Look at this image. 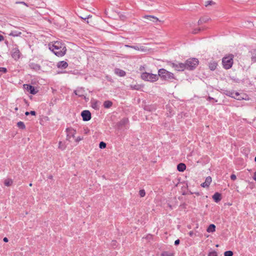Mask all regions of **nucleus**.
<instances>
[{
  "label": "nucleus",
  "mask_w": 256,
  "mask_h": 256,
  "mask_svg": "<svg viewBox=\"0 0 256 256\" xmlns=\"http://www.w3.org/2000/svg\"><path fill=\"white\" fill-rule=\"evenodd\" d=\"M177 169L179 172H184L186 169V166L183 163H180L178 165Z\"/></svg>",
  "instance_id": "aec40b11"
},
{
  "label": "nucleus",
  "mask_w": 256,
  "mask_h": 256,
  "mask_svg": "<svg viewBox=\"0 0 256 256\" xmlns=\"http://www.w3.org/2000/svg\"><path fill=\"white\" fill-rule=\"evenodd\" d=\"M4 40V36L0 34V42H2Z\"/></svg>",
  "instance_id": "09e8293b"
},
{
  "label": "nucleus",
  "mask_w": 256,
  "mask_h": 256,
  "mask_svg": "<svg viewBox=\"0 0 256 256\" xmlns=\"http://www.w3.org/2000/svg\"><path fill=\"white\" fill-rule=\"evenodd\" d=\"M199 64L198 58H188L185 62L186 70H194Z\"/></svg>",
  "instance_id": "39448f33"
},
{
  "label": "nucleus",
  "mask_w": 256,
  "mask_h": 256,
  "mask_svg": "<svg viewBox=\"0 0 256 256\" xmlns=\"http://www.w3.org/2000/svg\"><path fill=\"white\" fill-rule=\"evenodd\" d=\"M24 103L26 104V106H28L29 105V103H28V101L26 99H24Z\"/></svg>",
  "instance_id": "8fccbe9b"
},
{
  "label": "nucleus",
  "mask_w": 256,
  "mask_h": 256,
  "mask_svg": "<svg viewBox=\"0 0 256 256\" xmlns=\"http://www.w3.org/2000/svg\"><path fill=\"white\" fill-rule=\"evenodd\" d=\"M128 120L126 118H124L117 122V126L118 128L126 127L128 126Z\"/></svg>",
  "instance_id": "f8f14e48"
},
{
  "label": "nucleus",
  "mask_w": 256,
  "mask_h": 256,
  "mask_svg": "<svg viewBox=\"0 0 256 256\" xmlns=\"http://www.w3.org/2000/svg\"><path fill=\"white\" fill-rule=\"evenodd\" d=\"M16 3L21 4L26 6H28V5L27 4H26L24 2H17Z\"/></svg>",
  "instance_id": "49530a36"
},
{
  "label": "nucleus",
  "mask_w": 256,
  "mask_h": 256,
  "mask_svg": "<svg viewBox=\"0 0 256 256\" xmlns=\"http://www.w3.org/2000/svg\"><path fill=\"white\" fill-rule=\"evenodd\" d=\"M29 186H32V183H30V184H29Z\"/></svg>",
  "instance_id": "e2e57ef3"
},
{
  "label": "nucleus",
  "mask_w": 256,
  "mask_h": 256,
  "mask_svg": "<svg viewBox=\"0 0 256 256\" xmlns=\"http://www.w3.org/2000/svg\"><path fill=\"white\" fill-rule=\"evenodd\" d=\"M66 148V144L64 142L60 141L58 143V148L62 150H65Z\"/></svg>",
  "instance_id": "412c9836"
},
{
  "label": "nucleus",
  "mask_w": 256,
  "mask_h": 256,
  "mask_svg": "<svg viewBox=\"0 0 256 256\" xmlns=\"http://www.w3.org/2000/svg\"><path fill=\"white\" fill-rule=\"evenodd\" d=\"M133 88L134 89V90H138V89L136 86H134Z\"/></svg>",
  "instance_id": "bf43d9fd"
},
{
  "label": "nucleus",
  "mask_w": 256,
  "mask_h": 256,
  "mask_svg": "<svg viewBox=\"0 0 256 256\" xmlns=\"http://www.w3.org/2000/svg\"><path fill=\"white\" fill-rule=\"evenodd\" d=\"M17 126L20 128H25V125H24V122H20V121L18 122L17 123Z\"/></svg>",
  "instance_id": "473e14b6"
},
{
  "label": "nucleus",
  "mask_w": 256,
  "mask_h": 256,
  "mask_svg": "<svg viewBox=\"0 0 256 256\" xmlns=\"http://www.w3.org/2000/svg\"><path fill=\"white\" fill-rule=\"evenodd\" d=\"M98 102L97 100H94L92 102V107L96 110H99Z\"/></svg>",
  "instance_id": "a878e982"
},
{
  "label": "nucleus",
  "mask_w": 256,
  "mask_h": 256,
  "mask_svg": "<svg viewBox=\"0 0 256 256\" xmlns=\"http://www.w3.org/2000/svg\"><path fill=\"white\" fill-rule=\"evenodd\" d=\"M252 61L254 62H256V49L253 50L252 52Z\"/></svg>",
  "instance_id": "cd10ccee"
},
{
  "label": "nucleus",
  "mask_w": 256,
  "mask_h": 256,
  "mask_svg": "<svg viewBox=\"0 0 256 256\" xmlns=\"http://www.w3.org/2000/svg\"><path fill=\"white\" fill-rule=\"evenodd\" d=\"M88 129H84V132L86 134L88 132Z\"/></svg>",
  "instance_id": "6e6d98bb"
},
{
  "label": "nucleus",
  "mask_w": 256,
  "mask_h": 256,
  "mask_svg": "<svg viewBox=\"0 0 256 256\" xmlns=\"http://www.w3.org/2000/svg\"><path fill=\"white\" fill-rule=\"evenodd\" d=\"M147 18H149L150 20L154 22H157L159 21L158 18L156 16H147Z\"/></svg>",
  "instance_id": "c756f323"
},
{
  "label": "nucleus",
  "mask_w": 256,
  "mask_h": 256,
  "mask_svg": "<svg viewBox=\"0 0 256 256\" xmlns=\"http://www.w3.org/2000/svg\"><path fill=\"white\" fill-rule=\"evenodd\" d=\"M141 78L142 80L145 81L152 82H156L158 80V76L152 73L144 72L141 74Z\"/></svg>",
  "instance_id": "423d86ee"
},
{
  "label": "nucleus",
  "mask_w": 256,
  "mask_h": 256,
  "mask_svg": "<svg viewBox=\"0 0 256 256\" xmlns=\"http://www.w3.org/2000/svg\"><path fill=\"white\" fill-rule=\"evenodd\" d=\"M7 72V69L6 68L0 67V72L6 74Z\"/></svg>",
  "instance_id": "e433bc0d"
},
{
  "label": "nucleus",
  "mask_w": 256,
  "mask_h": 256,
  "mask_svg": "<svg viewBox=\"0 0 256 256\" xmlns=\"http://www.w3.org/2000/svg\"><path fill=\"white\" fill-rule=\"evenodd\" d=\"M91 16H90V17H91ZM90 17V15H89L88 16H87V17H86V18H84L81 17V18H82V19H84V20H86V19H88V18H89Z\"/></svg>",
  "instance_id": "864d4df0"
},
{
  "label": "nucleus",
  "mask_w": 256,
  "mask_h": 256,
  "mask_svg": "<svg viewBox=\"0 0 256 256\" xmlns=\"http://www.w3.org/2000/svg\"><path fill=\"white\" fill-rule=\"evenodd\" d=\"M223 94L227 96L234 98L238 100H241L244 99L243 98H237L236 96H234V90H224Z\"/></svg>",
  "instance_id": "ddd939ff"
},
{
  "label": "nucleus",
  "mask_w": 256,
  "mask_h": 256,
  "mask_svg": "<svg viewBox=\"0 0 256 256\" xmlns=\"http://www.w3.org/2000/svg\"><path fill=\"white\" fill-rule=\"evenodd\" d=\"M49 49L58 57L64 56L66 52L64 44L58 41L55 42L52 45H50Z\"/></svg>",
  "instance_id": "f257e3e1"
},
{
  "label": "nucleus",
  "mask_w": 256,
  "mask_h": 256,
  "mask_svg": "<svg viewBox=\"0 0 256 256\" xmlns=\"http://www.w3.org/2000/svg\"><path fill=\"white\" fill-rule=\"evenodd\" d=\"M204 22L202 18H200L198 21V24L200 25L202 24V22Z\"/></svg>",
  "instance_id": "c03bdc74"
},
{
  "label": "nucleus",
  "mask_w": 256,
  "mask_h": 256,
  "mask_svg": "<svg viewBox=\"0 0 256 256\" xmlns=\"http://www.w3.org/2000/svg\"><path fill=\"white\" fill-rule=\"evenodd\" d=\"M234 55L229 54L228 56H224L222 59V64L223 68L226 70L230 68L234 64Z\"/></svg>",
  "instance_id": "20e7f679"
},
{
  "label": "nucleus",
  "mask_w": 256,
  "mask_h": 256,
  "mask_svg": "<svg viewBox=\"0 0 256 256\" xmlns=\"http://www.w3.org/2000/svg\"><path fill=\"white\" fill-rule=\"evenodd\" d=\"M29 114H30V112H25V115H26V116H28Z\"/></svg>",
  "instance_id": "13d9d810"
},
{
  "label": "nucleus",
  "mask_w": 256,
  "mask_h": 256,
  "mask_svg": "<svg viewBox=\"0 0 256 256\" xmlns=\"http://www.w3.org/2000/svg\"><path fill=\"white\" fill-rule=\"evenodd\" d=\"M44 64H46L47 66H48L50 68H52V66H49V64H52L51 62H46L44 63Z\"/></svg>",
  "instance_id": "de8ad7c7"
},
{
  "label": "nucleus",
  "mask_w": 256,
  "mask_h": 256,
  "mask_svg": "<svg viewBox=\"0 0 256 256\" xmlns=\"http://www.w3.org/2000/svg\"><path fill=\"white\" fill-rule=\"evenodd\" d=\"M81 116L84 121H88L92 118L90 112L88 110H84L81 112Z\"/></svg>",
  "instance_id": "9d476101"
},
{
  "label": "nucleus",
  "mask_w": 256,
  "mask_h": 256,
  "mask_svg": "<svg viewBox=\"0 0 256 256\" xmlns=\"http://www.w3.org/2000/svg\"><path fill=\"white\" fill-rule=\"evenodd\" d=\"M216 230V226L214 224H210L207 228L206 231L208 232H212Z\"/></svg>",
  "instance_id": "5701e85b"
},
{
  "label": "nucleus",
  "mask_w": 256,
  "mask_h": 256,
  "mask_svg": "<svg viewBox=\"0 0 256 256\" xmlns=\"http://www.w3.org/2000/svg\"><path fill=\"white\" fill-rule=\"evenodd\" d=\"M230 178H231L232 180H236V176L235 174H232L230 176Z\"/></svg>",
  "instance_id": "ea45409f"
},
{
  "label": "nucleus",
  "mask_w": 256,
  "mask_h": 256,
  "mask_svg": "<svg viewBox=\"0 0 256 256\" xmlns=\"http://www.w3.org/2000/svg\"><path fill=\"white\" fill-rule=\"evenodd\" d=\"M139 194L141 197H144L146 195V192L144 190H140Z\"/></svg>",
  "instance_id": "c9c22d12"
},
{
  "label": "nucleus",
  "mask_w": 256,
  "mask_h": 256,
  "mask_svg": "<svg viewBox=\"0 0 256 256\" xmlns=\"http://www.w3.org/2000/svg\"><path fill=\"white\" fill-rule=\"evenodd\" d=\"M104 106L106 108H110L112 105V102L110 100H106L104 102Z\"/></svg>",
  "instance_id": "4be33fe9"
},
{
  "label": "nucleus",
  "mask_w": 256,
  "mask_h": 256,
  "mask_svg": "<svg viewBox=\"0 0 256 256\" xmlns=\"http://www.w3.org/2000/svg\"><path fill=\"white\" fill-rule=\"evenodd\" d=\"M218 66V63L216 61L212 60L208 63V67L211 70H214Z\"/></svg>",
  "instance_id": "a211bd4d"
},
{
  "label": "nucleus",
  "mask_w": 256,
  "mask_h": 256,
  "mask_svg": "<svg viewBox=\"0 0 256 256\" xmlns=\"http://www.w3.org/2000/svg\"><path fill=\"white\" fill-rule=\"evenodd\" d=\"M24 88L32 94H36L38 92L35 87L30 84H24Z\"/></svg>",
  "instance_id": "1a4fd4ad"
},
{
  "label": "nucleus",
  "mask_w": 256,
  "mask_h": 256,
  "mask_svg": "<svg viewBox=\"0 0 256 256\" xmlns=\"http://www.w3.org/2000/svg\"><path fill=\"white\" fill-rule=\"evenodd\" d=\"M48 118L47 117H45L44 119H47Z\"/></svg>",
  "instance_id": "338daca9"
},
{
  "label": "nucleus",
  "mask_w": 256,
  "mask_h": 256,
  "mask_svg": "<svg viewBox=\"0 0 256 256\" xmlns=\"http://www.w3.org/2000/svg\"><path fill=\"white\" fill-rule=\"evenodd\" d=\"M212 178L208 176L206 178L205 182L201 184V186L203 188H208L212 182Z\"/></svg>",
  "instance_id": "f3484780"
},
{
  "label": "nucleus",
  "mask_w": 256,
  "mask_h": 256,
  "mask_svg": "<svg viewBox=\"0 0 256 256\" xmlns=\"http://www.w3.org/2000/svg\"><path fill=\"white\" fill-rule=\"evenodd\" d=\"M30 114L32 116H36V112L34 110H31L30 112Z\"/></svg>",
  "instance_id": "a18cd8bd"
},
{
  "label": "nucleus",
  "mask_w": 256,
  "mask_h": 256,
  "mask_svg": "<svg viewBox=\"0 0 256 256\" xmlns=\"http://www.w3.org/2000/svg\"><path fill=\"white\" fill-rule=\"evenodd\" d=\"M158 77L160 76L162 80H169L175 79L174 74L170 72L164 68H160L158 70Z\"/></svg>",
  "instance_id": "7ed1b4c3"
},
{
  "label": "nucleus",
  "mask_w": 256,
  "mask_h": 256,
  "mask_svg": "<svg viewBox=\"0 0 256 256\" xmlns=\"http://www.w3.org/2000/svg\"><path fill=\"white\" fill-rule=\"evenodd\" d=\"M156 109V104L146 105L144 107V110L146 111L152 112L155 111Z\"/></svg>",
  "instance_id": "2eb2a0df"
},
{
  "label": "nucleus",
  "mask_w": 256,
  "mask_h": 256,
  "mask_svg": "<svg viewBox=\"0 0 256 256\" xmlns=\"http://www.w3.org/2000/svg\"><path fill=\"white\" fill-rule=\"evenodd\" d=\"M254 160L256 162V156L255 157Z\"/></svg>",
  "instance_id": "69168bd1"
},
{
  "label": "nucleus",
  "mask_w": 256,
  "mask_h": 256,
  "mask_svg": "<svg viewBox=\"0 0 256 256\" xmlns=\"http://www.w3.org/2000/svg\"><path fill=\"white\" fill-rule=\"evenodd\" d=\"M189 234V236H190V237H192L194 236V235H195V234L194 232L193 231H190L188 233Z\"/></svg>",
  "instance_id": "37998d69"
},
{
  "label": "nucleus",
  "mask_w": 256,
  "mask_h": 256,
  "mask_svg": "<svg viewBox=\"0 0 256 256\" xmlns=\"http://www.w3.org/2000/svg\"><path fill=\"white\" fill-rule=\"evenodd\" d=\"M84 92L85 90L84 88H80L74 90V93L78 97L82 98L83 96H84Z\"/></svg>",
  "instance_id": "4468645a"
},
{
  "label": "nucleus",
  "mask_w": 256,
  "mask_h": 256,
  "mask_svg": "<svg viewBox=\"0 0 256 256\" xmlns=\"http://www.w3.org/2000/svg\"><path fill=\"white\" fill-rule=\"evenodd\" d=\"M254 179L256 181V172L254 173Z\"/></svg>",
  "instance_id": "4d7b16f0"
},
{
  "label": "nucleus",
  "mask_w": 256,
  "mask_h": 256,
  "mask_svg": "<svg viewBox=\"0 0 256 256\" xmlns=\"http://www.w3.org/2000/svg\"><path fill=\"white\" fill-rule=\"evenodd\" d=\"M140 70H142V67H140Z\"/></svg>",
  "instance_id": "0e129e2a"
},
{
  "label": "nucleus",
  "mask_w": 256,
  "mask_h": 256,
  "mask_svg": "<svg viewBox=\"0 0 256 256\" xmlns=\"http://www.w3.org/2000/svg\"><path fill=\"white\" fill-rule=\"evenodd\" d=\"M208 256H217V254L216 252H210Z\"/></svg>",
  "instance_id": "58836bf2"
},
{
  "label": "nucleus",
  "mask_w": 256,
  "mask_h": 256,
  "mask_svg": "<svg viewBox=\"0 0 256 256\" xmlns=\"http://www.w3.org/2000/svg\"><path fill=\"white\" fill-rule=\"evenodd\" d=\"M132 48L136 50H144V48L143 46L139 47L138 46H132Z\"/></svg>",
  "instance_id": "7c9ffc66"
},
{
  "label": "nucleus",
  "mask_w": 256,
  "mask_h": 256,
  "mask_svg": "<svg viewBox=\"0 0 256 256\" xmlns=\"http://www.w3.org/2000/svg\"><path fill=\"white\" fill-rule=\"evenodd\" d=\"M21 53L18 46L13 48L12 50L11 56L12 57L16 60H18L20 56Z\"/></svg>",
  "instance_id": "0eeeda50"
},
{
  "label": "nucleus",
  "mask_w": 256,
  "mask_h": 256,
  "mask_svg": "<svg viewBox=\"0 0 256 256\" xmlns=\"http://www.w3.org/2000/svg\"><path fill=\"white\" fill-rule=\"evenodd\" d=\"M15 110H18V108L16 107L15 108H14Z\"/></svg>",
  "instance_id": "680f3d73"
},
{
  "label": "nucleus",
  "mask_w": 256,
  "mask_h": 256,
  "mask_svg": "<svg viewBox=\"0 0 256 256\" xmlns=\"http://www.w3.org/2000/svg\"><path fill=\"white\" fill-rule=\"evenodd\" d=\"M207 100H214V102H218V100H215L213 98H212V97H210V96H208V98H207Z\"/></svg>",
  "instance_id": "a19ab883"
},
{
  "label": "nucleus",
  "mask_w": 256,
  "mask_h": 256,
  "mask_svg": "<svg viewBox=\"0 0 256 256\" xmlns=\"http://www.w3.org/2000/svg\"><path fill=\"white\" fill-rule=\"evenodd\" d=\"M13 181L10 178H6L4 181V184L6 186H9L12 185Z\"/></svg>",
  "instance_id": "bb28decb"
},
{
  "label": "nucleus",
  "mask_w": 256,
  "mask_h": 256,
  "mask_svg": "<svg viewBox=\"0 0 256 256\" xmlns=\"http://www.w3.org/2000/svg\"><path fill=\"white\" fill-rule=\"evenodd\" d=\"M22 32H20L16 30H12L9 35L12 36H20Z\"/></svg>",
  "instance_id": "b1692460"
},
{
  "label": "nucleus",
  "mask_w": 256,
  "mask_h": 256,
  "mask_svg": "<svg viewBox=\"0 0 256 256\" xmlns=\"http://www.w3.org/2000/svg\"><path fill=\"white\" fill-rule=\"evenodd\" d=\"M224 256H233V252L230 250L226 251L224 253Z\"/></svg>",
  "instance_id": "72a5a7b5"
},
{
  "label": "nucleus",
  "mask_w": 256,
  "mask_h": 256,
  "mask_svg": "<svg viewBox=\"0 0 256 256\" xmlns=\"http://www.w3.org/2000/svg\"><path fill=\"white\" fill-rule=\"evenodd\" d=\"M124 46H125V47H126V48H132V46H130V45H128V44H126V45Z\"/></svg>",
  "instance_id": "5fc2aeb1"
},
{
  "label": "nucleus",
  "mask_w": 256,
  "mask_h": 256,
  "mask_svg": "<svg viewBox=\"0 0 256 256\" xmlns=\"http://www.w3.org/2000/svg\"><path fill=\"white\" fill-rule=\"evenodd\" d=\"M172 66L173 68H174L175 70L177 71H184V70H186L185 62H180L178 64L172 62Z\"/></svg>",
  "instance_id": "6e6552de"
},
{
  "label": "nucleus",
  "mask_w": 256,
  "mask_h": 256,
  "mask_svg": "<svg viewBox=\"0 0 256 256\" xmlns=\"http://www.w3.org/2000/svg\"><path fill=\"white\" fill-rule=\"evenodd\" d=\"M28 65L30 68L33 71L38 72L39 70H41V66L33 62L30 61Z\"/></svg>",
  "instance_id": "9b49d317"
},
{
  "label": "nucleus",
  "mask_w": 256,
  "mask_h": 256,
  "mask_svg": "<svg viewBox=\"0 0 256 256\" xmlns=\"http://www.w3.org/2000/svg\"><path fill=\"white\" fill-rule=\"evenodd\" d=\"M106 144L103 142H101L100 144L99 147L100 148H106Z\"/></svg>",
  "instance_id": "f704fd0d"
},
{
  "label": "nucleus",
  "mask_w": 256,
  "mask_h": 256,
  "mask_svg": "<svg viewBox=\"0 0 256 256\" xmlns=\"http://www.w3.org/2000/svg\"><path fill=\"white\" fill-rule=\"evenodd\" d=\"M161 256H174V253L169 252H164L162 253Z\"/></svg>",
  "instance_id": "c85d7f7f"
},
{
  "label": "nucleus",
  "mask_w": 256,
  "mask_h": 256,
  "mask_svg": "<svg viewBox=\"0 0 256 256\" xmlns=\"http://www.w3.org/2000/svg\"><path fill=\"white\" fill-rule=\"evenodd\" d=\"M115 72L116 74H118L120 76H124L126 75V72L124 70H120L119 68H116L115 70Z\"/></svg>",
  "instance_id": "393cba45"
},
{
  "label": "nucleus",
  "mask_w": 256,
  "mask_h": 256,
  "mask_svg": "<svg viewBox=\"0 0 256 256\" xmlns=\"http://www.w3.org/2000/svg\"><path fill=\"white\" fill-rule=\"evenodd\" d=\"M215 4V2L212 0H208L205 2L204 6L206 7L208 6H212Z\"/></svg>",
  "instance_id": "2f4dec72"
},
{
  "label": "nucleus",
  "mask_w": 256,
  "mask_h": 256,
  "mask_svg": "<svg viewBox=\"0 0 256 256\" xmlns=\"http://www.w3.org/2000/svg\"><path fill=\"white\" fill-rule=\"evenodd\" d=\"M212 198L214 200L218 202H220L222 198L221 194L218 192H216L212 196Z\"/></svg>",
  "instance_id": "6ab92c4d"
},
{
  "label": "nucleus",
  "mask_w": 256,
  "mask_h": 256,
  "mask_svg": "<svg viewBox=\"0 0 256 256\" xmlns=\"http://www.w3.org/2000/svg\"><path fill=\"white\" fill-rule=\"evenodd\" d=\"M3 240H4V242H8V238H6V237L4 238V239H3Z\"/></svg>",
  "instance_id": "603ef678"
},
{
  "label": "nucleus",
  "mask_w": 256,
  "mask_h": 256,
  "mask_svg": "<svg viewBox=\"0 0 256 256\" xmlns=\"http://www.w3.org/2000/svg\"><path fill=\"white\" fill-rule=\"evenodd\" d=\"M234 96H236L237 98H242V96H240V94L239 92H234Z\"/></svg>",
  "instance_id": "79ce46f5"
},
{
  "label": "nucleus",
  "mask_w": 256,
  "mask_h": 256,
  "mask_svg": "<svg viewBox=\"0 0 256 256\" xmlns=\"http://www.w3.org/2000/svg\"><path fill=\"white\" fill-rule=\"evenodd\" d=\"M56 66L58 68L65 69L68 66V64L66 62L62 60L58 62Z\"/></svg>",
  "instance_id": "dca6fc26"
},
{
  "label": "nucleus",
  "mask_w": 256,
  "mask_h": 256,
  "mask_svg": "<svg viewBox=\"0 0 256 256\" xmlns=\"http://www.w3.org/2000/svg\"><path fill=\"white\" fill-rule=\"evenodd\" d=\"M200 30H201V28H195V29H194L193 30L192 33L194 34H198Z\"/></svg>",
  "instance_id": "4c0bfd02"
},
{
  "label": "nucleus",
  "mask_w": 256,
  "mask_h": 256,
  "mask_svg": "<svg viewBox=\"0 0 256 256\" xmlns=\"http://www.w3.org/2000/svg\"><path fill=\"white\" fill-rule=\"evenodd\" d=\"M84 98L86 100V99H88L84 96H83Z\"/></svg>",
  "instance_id": "052dcab7"
},
{
  "label": "nucleus",
  "mask_w": 256,
  "mask_h": 256,
  "mask_svg": "<svg viewBox=\"0 0 256 256\" xmlns=\"http://www.w3.org/2000/svg\"><path fill=\"white\" fill-rule=\"evenodd\" d=\"M179 243H180V240H176L175 241V242H174V244H175L176 245H178V244H179Z\"/></svg>",
  "instance_id": "3c124183"
},
{
  "label": "nucleus",
  "mask_w": 256,
  "mask_h": 256,
  "mask_svg": "<svg viewBox=\"0 0 256 256\" xmlns=\"http://www.w3.org/2000/svg\"><path fill=\"white\" fill-rule=\"evenodd\" d=\"M66 138L70 142L75 141L79 142L83 139V137L77 136L78 134L76 129H66Z\"/></svg>",
  "instance_id": "f03ea898"
}]
</instances>
